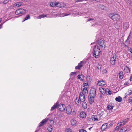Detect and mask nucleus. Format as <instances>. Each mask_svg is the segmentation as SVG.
Here are the masks:
<instances>
[{"instance_id": "nucleus-1", "label": "nucleus", "mask_w": 132, "mask_h": 132, "mask_svg": "<svg viewBox=\"0 0 132 132\" xmlns=\"http://www.w3.org/2000/svg\"><path fill=\"white\" fill-rule=\"evenodd\" d=\"M106 46L105 41L102 40H99L97 42V44L95 45L93 49V53L94 57L97 59L99 57L101 50H104Z\"/></svg>"}, {"instance_id": "nucleus-2", "label": "nucleus", "mask_w": 132, "mask_h": 132, "mask_svg": "<svg viewBox=\"0 0 132 132\" xmlns=\"http://www.w3.org/2000/svg\"><path fill=\"white\" fill-rule=\"evenodd\" d=\"M109 16L114 21H118L120 19V16L118 14H110Z\"/></svg>"}, {"instance_id": "nucleus-3", "label": "nucleus", "mask_w": 132, "mask_h": 132, "mask_svg": "<svg viewBox=\"0 0 132 132\" xmlns=\"http://www.w3.org/2000/svg\"><path fill=\"white\" fill-rule=\"evenodd\" d=\"M26 10L23 9H18L15 12V13L16 15L23 14L25 13Z\"/></svg>"}, {"instance_id": "nucleus-4", "label": "nucleus", "mask_w": 132, "mask_h": 132, "mask_svg": "<svg viewBox=\"0 0 132 132\" xmlns=\"http://www.w3.org/2000/svg\"><path fill=\"white\" fill-rule=\"evenodd\" d=\"M129 120L128 118H127L124 120H121L120 122L118 123V126H120L122 125H124Z\"/></svg>"}, {"instance_id": "nucleus-5", "label": "nucleus", "mask_w": 132, "mask_h": 132, "mask_svg": "<svg viewBox=\"0 0 132 132\" xmlns=\"http://www.w3.org/2000/svg\"><path fill=\"white\" fill-rule=\"evenodd\" d=\"M81 89L82 92H81L80 93H82L83 94L87 95L88 93L87 88L86 87H84V86H82L81 88Z\"/></svg>"}, {"instance_id": "nucleus-6", "label": "nucleus", "mask_w": 132, "mask_h": 132, "mask_svg": "<svg viewBox=\"0 0 132 132\" xmlns=\"http://www.w3.org/2000/svg\"><path fill=\"white\" fill-rule=\"evenodd\" d=\"M96 89L94 88H92L90 91L89 95L95 97L96 94Z\"/></svg>"}, {"instance_id": "nucleus-7", "label": "nucleus", "mask_w": 132, "mask_h": 132, "mask_svg": "<svg viewBox=\"0 0 132 132\" xmlns=\"http://www.w3.org/2000/svg\"><path fill=\"white\" fill-rule=\"evenodd\" d=\"M128 126H126L122 127L120 130L119 132H128L129 130Z\"/></svg>"}, {"instance_id": "nucleus-8", "label": "nucleus", "mask_w": 132, "mask_h": 132, "mask_svg": "<svg viewBox=\"0 0 132 132\" xmlns=\"http://www.w3.org/2000/svg\"><path fill=\"white\" fill-rule=\"evenodd\" d=\"M58 106L59 110L60 111L63 112L65 110V105L62 104H58Z\"/></svg>"}, {"instance_id": "nucleus-9", "label": "nucleus", "mask_w": 132, "mask_h": 132, "mask_svg": "<svg viewBox=\"0 0 132 132\" xmlns=\"http://www.w3.org/2000/svg\"><path fill=\"white\" fill-rule=\"evenodd\" d=\"M85 96L86 95L83 94L82 93H80L79 98L81 101L83 102L85 101L86 100Z\"/></svg>"}, {"instance_id": "nucleus-10", "label": "nucleus", "mask_w": 132, "mask_h": 132, "mask_svg": "<svg viewBox=\"0 0 132 132\" xmlns=\"http://www.w3.org/2000/svg\"><path fill=\"white\" fill-rule=\"evenodd\" d=\"M84 64V62L81 61L78 64V65L76 66L75 69H80L81 68L83 67Z\"/></svg>"}, {"instance_id": "nucleus-11", "label": "nucleus", "mask_w": 132, "mask_h": 132, "mask_svg": "<svg viewBox=\"0 0 132 132\" xmlns=\"http://www.w3.org/2000/svg\"><path fill=\"white\" fill-rule=\"evenodd\" d=\"M110 126H109L107 123L104 124L102 125L101 129L102 131L104 130L105 129L109 128Z\"/></svg>"}, {"instance_id": "nucleus-12", "label": "nucleus", "mask_w": 132, "mask_h": 132, "mask_svg": "<svg viewBox=\"0 0 132 132\" xmlns=\"http://www.w3.org/2000/svg\"><path fill=\"white\" fill-rule=\"evenodd\" d=\"M48 119H45L39 123L38 127H40L43 125L48 121Z\"/></svg>"}, {"instance_id": "nucleus-13", "label": "nucleus", "mask_w": 132, "mask_h": 132, "mask_svg": "<svg viewBox=\"0 0 132 132\" xmlns=\"http://www.w3.org/2000/svg\"><path fill=\"white\" fill-rule=\"evenodd\" d=\"M95 97L89 95L88 100L90 104H92L94 102V98Z\"/></svg>"}, {"instance_id": "nucleus-14", "label": "nucleus", "mask_w": 132, "mask_h": 132, "mask_svg": "<svg viewBox=\"0 0 132 132\" xmlns=\"http://www.w3.org/2000/svg\"><path fill=\"white\" fill-rule=\"evenodd\" d=\"M65 5V4L64 3L61 2V3H56V6L57 7H61L64 6Z\"/></svg>"}, {"instance_id": "nucleus-15", "label": "nucleus", "mask_w": 132, "mask_h": 132, "mask_svg": "<svg viewBox=\"0 0 132 132\" xmlns=\"http://www.w3.org/2000/svg\"><path fill=\"white\" fill-rule=\"evenodd\" d=\"M67 113L68 114H70L72 111V109L70 106H68L66 108Z\"/></svg>"}, {"instance_id": "nucleus-16", "label": "nucleus", "mask_w": 132, "mask_h": 132, "mask_svg": "<svg viewBox=\"0 0 132 132\" xmlns=\"http://www.w3.org/2000/svg\"><path fill=\"white\" fill-rule=\"evenodd\" d=\"M97 84L98 85L102 86L106 84V82L104 81H98Z\"/></svg>"}, {"instance_id": "nucleus-17", "label": "nucleus", "mask_w": 132, "mask_h": 132, "mask_svg": "<svg viewBox=\"0 0 132 132\" xmlns=\"http://www.w3.org/2000/svg\"><path fill=\"white\" fill-rule=\"evenodd\" d=\"M110 62L112 65H115L116 63V59L111 58L110 60Z\"/></svg>"}, {"instance_id": "nucleus-18", "label": "nucleus", "mask_w": 132, "mask_h": 132, "mask_svg": "<svg viewBox=\"0 0 132 132\" xmlns=\"http://www.w3.org/2000/svg\"><path fill=\"white\" fill-rule=\"evenodd\" d=\"M86 116V114L85 112L82 111L80 114V117L81 118H84Z\"/></svg>"}, {"instance_id": "nucleus-19", "label": "nucleus", "mask_w": 132, "mask_h": 132, "mask_svg": "<svg viewBox=\"0 0 132 132\" xmlns=\"http://www.w3.org/2000/svg\"><path fill=\"white\" fill-rule=\"evenodd\" d=\"M113 107V104L110 103L107 106V108L108 110H111Z\"/></svg>"}, {"instance_id": "nucleus-20", "label": "nucleus", "mask_w": 132, "mask_h": 132, "mask_svg": "<svg viewBox=\"0 0 132 132\" xmlns=\"http://www.w3.org/2000/svg\"><path fill=\"white\" fill-rule=\"evenodd\" d=\"M132 94V90H129L126 93V96L125 97V98L127 97L128 96Z\"/></svg>"}, {"instance_id": "nucleus-21", "label": "nucleus", "mask_w": 132, "mask_h": 132, "mask_svg": "<svg viewBox=\"0 0 132 132\" xmlns=\"http://www.w3.org/2000/svg\"><path fill=\"white\" fill-rule=\"evenodd\" d=\"M75 103L78 105H80L81 104V101H80L78 98L76 97L75 100Z\"/></svg>"}, {"instance_id": "nucleus-22", "label": "nucleus", "mask_w": 132, "mask_h": 132, "mask_svg": "<svg viewBox=\"0 0 132 132\" xmlns=\"http://www.w3.org/2000/svg\"><path fill=\"white\" fill-rule=\"evenodd\" d=\"M92 120L94 121L99 120L97 118V116L96 115H92Z\"/></svg>"}, {"instance_id": "nucleus-23", "label": "nucleus", "mask_w": 132, "mask_h": 132, "mask_svg": "<svg viewBox=\"0 0 132 132\" xmlns=\"http://www.w3.org/2000/svg\"><path fill=\"white\" fill-rule=\"evenodd\" d=\"M71 124L72 126H75L76 125V121L74 119H72L71 120Z\"/></svg>"}, {"instance_id": "nucleus-24", "label": "nucleus", "mask_w": 132, "mask_h": 132, "mask_svg": "<svg viewBox=\"0 0 132 132\" xmlns=\"http://www.w3.org/2000/svg\"><path fill=\"white\" fill-rule=\"evenodd\" d=\"M106 94L107 95H111L112 94L111 92L108 88L106 89L105 91V94Z\"/></svg>"}, {"instance_id": "nucleus-25", "label": "nucleus", "mask_w": 132, "mask_h": 132, "mask_svg": "<svg viewBox=\"0 0 132 132\" xmlns=\"http://www.w3.org/2000/svg\"><path fill=\"white\" fill-rule=\"evenodd\" d=\"M123 74L122 71H120L119 73V78L122 79L123 77Z\"/></svg>"}, {"instance_id": "nucleus-26", "label": "nucleus", "mask_w": 132, "mask_h": 132, "mask_svg": "<svg viewBox=\"0 0 132 132\" xmlns=\"http://www.w3.org/2000/svg\"><path fill=\"white\" fill-rule=\"evenodd\" d=\"M58 103H55L53 106H52L51 109V111H52L54 109H55L58 106Z\"/></svg>"}, {"instance_id": "nucleus-27", "label": "nucleus", "mask_w": 132, "mask_h": 132, "mask_svg": "<svg viewBox=\"0 0 132 132\" xmlns=\"http://www.w3.org/2000/svg\"><path fill=\"white\" fill-rule=\"evenodd\" d=\"M78 79H80L81 81H82L84 80V76L83 75H81L78 76Z\"/></svg>"}, {"instance_id": "nucleus-28", "label": "nucleus", "mask_w": 132, "mask_h": 132, "mask_svg": "<svg viewBox=\"0 0 132 132\" xmlns=\"http://www.w3.org/2000/svg\"><path fill=\"white\" fill-rule=\"evenodd\" d=\"M22 5V3L21 2H17L13 4L14 6L19 7Z\"/></svg>"}, {"instance_id": "nucleus-29", "label": "nucleus", "mask_w": 132, "mask_h": 132, "mask_svg": "<svg viewBox=\"0 0 132 132\" xmlns=\"http://www.w3.org/2000/svg\"><path fill=\"white\" fill-rule=\"evenodd\" d=\"M123 28L125 30L129 28V26L126 23H124L123 25Z\"/></svg>"}, {"instance_id": "nucleus-30", "label": "nucleus", "mask_w": 132, "mask_h": 132, "mask_svg": "<svg viewBox=\"0 0 132 132\" xmlns=\"http://www.w3.org/2000/svg\"><path fill=\"white\" fill-rule=\"evenodd\" d=\"M115 100L119 102H121L122 100V98L121 97L119 96L118 97H116Z\"/></svg>"}, {"instance_id": "nucleus-31", "label": "nucleus", "mask_w": 132, "mask_h": 132, "mask_svg": "<svg viewBox=\"0 0 132 132\" xmlns=\"http://www.w3.org/2000/svg\"><path fill=\"white\" fill-rule=\"evenodd\" d=\"M130 40L127 39L126 41L125 42V45L126 46H128L130 44Z\"/></svg>"}, {"instance_id": "nucleus-32", "label": "nucleus", "mask_w": 132, "mask_h": 132, "mask_svg": "<svg viewBox=\"0 0 132 132\" xmlns=\"http://www.w3.org/2000/svg\"><path fill=\"white\" fill-rule=\"evenodd\" d=\"M106 89L103 88L102 87L100 88V90L102 94H105V91Z\"/></svg>"}, {"instance_id": "nucleus-33", "label": "nucleus", "mask_w": 132, "mask_h": 132, "mask_svg": "<svg viewBox=\"0 0 132 132\" xmlns=\"http://www.w3.org/2000/svg\"><path fill=\"white\" fill-rule=\"evenodd\" d=\"M82 106L84 109H86L87 107V105L86 103L85 102H83L82 104Z\"/></svg>"}, {"instance_id": "nucleus-34", "label": "nucleus", "mask_w": 132, "mask_h": 132, "mask_svg": "<svg viewBox=\"0 0 132 132\" xmlns=\"http://www.w3.org/2000/svg\"><path fill=\"white\" fill-rule=\"evenodd\" d=\"M98 6L100 8L103 10H104L106 8L105 7L104 5L101 4H100Z\"/></svg>"}, {"instance_id": "nucleus-35", "label": "nucleus", "mask_w": 132, "mask_h": 132, "mask_svg": "<svg viewBox=\"0 0 132 132\" xmlns=\"http://www.w3.org/2000/svg\"><path fill=\"white\" fill-rule=\"evenodd\" d=\"M46 16V15L42 14L39 16L38 17V18L41 19L42 18L45 17Z\"/></svg>"}, {"instance_id": "nucleus-36", "label": "nucleus", "mask_w": 132, "mask_h": 132, "mask_svg": "<svg viewBox=\"0 0 132 132\" xmlns=\"http://www.w3.org/2000/svg\"><path fill=\"white\" fill-rule=\"evenodd\" d=\"M52 128H53V127H52V126L51 125H50L48 128V130L50 132H51L52 131V130H53Z\"/></svg>"}, {"instance_id": "nucleus-37", "label": "nucleus", "mask_w": 132, "mask_h": 132, "mask_svg": "<svg viewBox=\"0 0 132 132\" xmlns=\"http://www.w3.org/2000/svg\"><path fill=\"white\" fill-rule=\"evenodd\" d=\"M30 17L29 15H27L25 18V19L23 20V22L25 20H27L28 19H30Z\"/></svg>"}, {"instance_id": "nucleus-38", "label": "nucleus", "mask_w": 132, "mask_h": 132, "mask_svg": "<svg viewBox=\"0 0 132 132\" xmlns=\"http://www.w3.org/2000/svg\"><path fill=\"white\" fill-rule=\"evenodd\" d=\"M84 86H83L85 87L88 85V83L87 81H84L83 82Z\"/></svg>"}, {"instance_id": "nucleus-39", "label": "nucleus", "mask_w": 132, "mask_h": 132, "mask_svg": "<svg viewBox=\"0 0 132 132\" xmlns=\"http://www.w3.org/2000/svg\"><path fill=\"white\" fill-rule=\"evenodd\" d=\"M56 3L51 2L50 3V5L53 7L56 6Z\"/></svg>"}, {"instance_id": "nucleus-40", "label": "nucleus", "mask_w": 132, "mask_h": 132, "mask_svg": "<svg viewBox=\"0 0 132 132\" xmlns=\"http://www.w3.org/2000/svg\"><path fill=\"white\" fill-rule=\"evenodd\" d=\"M111 58H113L114 59H117V55L116 54L114 53L113 54L112 56H111Z\"/></svg>"}, {"instance_id": "nucleus-41", "label": "nucleus", "mask_w": 132, "mask_h": 132, "mask_svg": "<svg viewBox=\"0 0 132 132\" xmlns=\"http://www.w3.org/2000/svg\"><path fill=\"white\" fill-rule=\"evenodd\" d=\"M96 67L98 69H100L101 68V65L99 64H97Z\"/></svg>"}, {"instance_id": "nucleus-42", "label": "nucleus", "mask_w": 132, "mask_h": 132, "mask_svg": "<svg viewBox=\"0 0 132 132\" xmlns=\"http://www.w3.org/2000/svg\"><path fill=\"white\" fill-rule=\"evenodd\" d=\"M76 73V72H72L70 74V76L71 77L73 75H75Z\"/></svg>"}, {"instance_id": "nucleus-43", "label": "nucleus", "mask_w": 132, "mask_h": 132, "mask_svg": "<svg viewBox=\"0 0 132 132\" xmlns=\"http://www.w3.org/2000/svg\"><path fill=\"white\" fill-rule=\"evenodd\" d=\"M9 1V0H4L3 2L2 3L3 4H6Z\"/></svg>"}, {"instance_id": "nucleus-44", "label": "nucleus", "mask_w": 132, "mask_h": 132, "mask_svg": "<svg viewBox=\"0 0 132 132\" xmlns=\"http://www.w3.org/2000/svg\"><path fill=\"white\" fill-rule=\"evenodd\" d=\"M66 132H72L71 129L70 128L67 129L66 130Z\"/></svg>"}, {"instance_id": "nucleus-45", "label": "nucleus", "mask_w": 132, "mask_h": 132, "mask_svg": "<svg viewBox=\"0 0 132 132\" xmlns=\"http://www.w3.org/2000/svg\"><path fill=\"white\" fill-rule=\"evenodd\" d=\"M119 126H118L117 124V126L114 129V130L115 131L116 130L118 131V130L119 128Z\"/></svg>"}, {"instance_id": "nucleus-46", "label": "nucleus", "mask_w": 132, "mask_h": 132, "mask_svg": "<svg viewBox=\"0 0 132 132\" xmlns=\"http://www.w3.org/2000/svg\"><path fill=\"white\" fill-rule=\"evenodd\" d=\"M79 132H87V131L84 129H81L79 130Z\"/></svg>"}, {"instance_id": "nucleus-47", "label": "nucleus", "mask_w": 132, "mask_h": 132, "mask_svg": "<svg viewBox=\"0 0 132 132\" xmlns=\"http://www.w3.org/2000/svg\"><path fill=\"white\" fill-rule=\"evenodd\" d=\"M128 101L129 103L132 102V96L130 97L128 100Z\"/></svg>"}, {"instance_id": "nucleus-48", "label": "nucleus", "mask_w": 132, "mask_h": 132, "mask_svg": "<svg viewBox=\"0 0 132 132\" xmlns=\"http://www.w3.org/2000/svg\"><path fill=\"white\" fill-rule=\"evenodd\" d=\"M70 14H71L70 13H69V14H63V16H67L69 15H70Z\"/></svg>"}, {"instance_id": "nucleus-49", "label": "nucleus", "mask_w": 132, "mask_h": 132, "mask_svg": "<svg viewBox=\"0 0 132 132\" xmlns=\"http://www.w3.org/2000/svg\"><path fill=\"white\" fill-rule=\"evenodd\" d=\"M128 70V71H130L129 68L127 67H126L125 68V70Z\"/></svg>"}, {"instance_id": "nucleus-50", "label": "nucleus", "mask_w": 132, "mask_h": 132, "mask_svg": "<svg viewBox=\"0 0 132 132\" xmlns=\"http://www.w3.org/2000/svg\"><path fill=\"white\" fill-rule=\"evenodd\" d=\"M129 51L131 53V54L132 55V49L131 48L129 49Z\"/></svg>"}, {"instance_id": "nucleus-51", "label": "nucleus", "mask_w": 132, "mask_h": 132, "mask_svg": "<svg viewBox=\"0 0 132 132\" xmlns=\"http://www.w3.org/2000/svg\"><path fill=\"white\" fill-rule=\"evenodd\" d=\"M94 20V18H90L88 19V21H90L91 20Z\"/></svg>"}, {"instance_id": "nucleus-52", "label": "nucleus", "mask_w": 132, "mask_h": 132, "mask_svg": "<svg viewBox=\"0 0 132 132\" xmlns=\"http://www.w3.org/2000/svg\"><path fill=\"white\" fill-rule=\"evenodd\" d=\"M129 80L130 81H132V74L131 75Z\"/></svg>"}, {"instance_id": "nucleus-53", "label": "nucleus", "mask_w": 132, "mask_h": 132, "mask_svg": "<svg viewBox=\"0 0 132 132\" xmlns=\"http://www.w3.org/2000/svg\"><path fill=\"white\" fill-rule=\"evenodd\" d=\"M103 94H102V93L100 94V96L101 98H102V97Z\"/></svg>"}, {"instance_id": "nucleus-54", "label": "nucleus", "mask_w": 132, "mask_h": 132, "mask_svg": "<svg viewBox=\"0 0 132 132\" xmlns=\"http://www.w3.org/2000/svg\"><path fill=\"white\" fill-rule=\"evenodd\" d=\"M130 34L128 36V38H127V39H129V40H130Z\"/></svg>"}, {"instance_id": "nucleus-55", "label": "nucleus", "mask_w": 132, "mask_h": 132, "mask_svg": "<svg viewBox=\"0 0 132 132\" xmlns=\"http://www.w3.org/2000/svg\"><path fill=\"white\" fill-rule=\"evenodd\" d=\"M113 125V124L112 123H110V124L109 125H108L109 126H110V127H111Z\"/></svg>"}, {"instance_id": "nucleus-56", "label": "nucleus", "mask_w": 132, "mask_h": 132, "mask_svg": "<svg viewBox=\"0 0 132 132\" xmlns=\"http://www.w3.org/2000/svg\"><path fill=\"white\" fill-rule=\"evenodd\" d=\"M3 24L0 25V29H1L2 28V25Z\"/></svg>"}, {"instance_id": "nucleus-57", "label": "nucleus", "mask_w": 132, "mask_h": 132, "mask_svg": "<svg viewBox=\"0 0 132 132\" xmlns=\"http://www.w3.org/2000/svg\"><path fill=\"white\" fill-rule=\"evenodd\" d=\"M95 1L98 2H100V0H95Z\"/></svg>"}, {"instance_id": "nucleus-58", "label": "nucleus", "mask_w": 132, "mask_h": 132, "mask_svg": "<svg viewBox=\"0 0 132 132\" xmlns=\"http://www.w3.org/2000/svg\"><path fill=\"white\" fill-rule=\"evenodd\" d=\"M131 58L132 60V55H131Z\"/></svg>"}, {"instance_id": "nucleus-59", "label": "nucleus", "mask_w": 132, "mask_h": 132, "mask_svg": "<svg viewBox=\"0 0 132 132\" xmlns=\"http://www.w3.org/2000/svg\"><path fill=\"white\" fill-rule=\"evenodd\" d=\"M87 3H85L84 4H85L87 5V4H87Z\"/></svg>"}, {"instance_id": "nucleus-60", "label": "nucleus", "mask_w": 132, "mask_h": 132, "mask_svg": "<svg viewBox=\"0 0 132 132\" xmlns=\"http://www.w3.org/2000/svg\"><path fill=\"white\" fill-rule=\"evenodd\" d=\"M87 77H90V76H87Z\"/></svg>"}, {"instance_id": "nucleus-61", "label": "nucleus", "mask_w": 132, "mask_h": 132, "mask_svg": "<svg viewBox=\"0 0 132 132\" xmlns=\"http://www.w3.org/2000/svg\"><path fill=\"white\" fill-rule=\"evenodd\" d=\"M92 1H95V0H91Z\"/></svg>"}, {"instance_id": "nucleus-62", "label": "nucleus", "mask_w": 132, "mask_h": 132, "mask_svg": "<svg viewBox=\"0 0 132 132\" xmlns=\"http://www.w3.org/2000/svg\"><path fill=\"white\" fill-rule=\"evenodd\" d=\"M91 128H89V129H91Z\"/></svg>"}, {"instance_id": "nucleus-63", "label": "nucleus", "mask_w": 132, "mask_h": 132, "mask_svg": "<svg viewBox=\"0 0 132 132\" xmlns=\"http://www.w3.org/2000/svg\"><path fill=\"white\" fill-rule=\"evenodd\" d=\"M105 71H106V70H105Z\"/></svg>"}, {"instance_id": "nucleus-64", "label": "nucleus", "mask_w": 132, "mask_h": 132, "mask_svg": "<svg viewBox=\"0 0 132 132\" xmlns=\"http://www.w3.org/2000/svg\"><path fill=\"white\" fill-rule=\"evenodd\" d=\"M93 44V43H92L91 44Z\"/></svg>"}]
</instances>
